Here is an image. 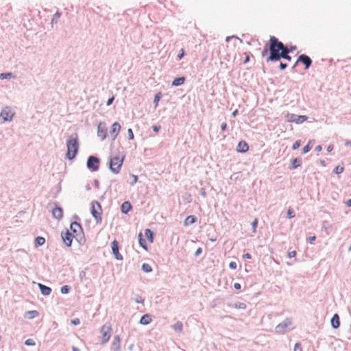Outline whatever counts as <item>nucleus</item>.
<instances>
[{
    "label": "nucleus",
    "instance_id": "obj_45",
    "mask_svg": "<svg viewBox=\"0 0 351 351\" xmlns=\"http://www.w3.org/2000/svg\"><path fill=\"white\" fill-rule=\"evenodd\" d=\"M128 132L129 139L130 140H133L134 138V134H133V132H132V129H130V128L128 129Z\"/></svg>",
    "mask_w": 351,
    "mask_h": 351
},
{
    "label": "nucleus",
    "instance_id": "obj_3",
    "mask_svg": "<svg viewBox=\"0 0 351 351\" xmlns=\"http://www.w3.org/2000/svg\"><path fill=\"white\" fill-rule=\"evenodd\" d=\"M124 157L114 156L110 159V169L114 173H119L123 165Z\"/></svg>",
    "mask_w": 351,
    "mask_h": 351
},
{
    "label": "nucleus",
    "instance_id": "obj_37",
    "mask_svg": "<svg viewBox=\"0 0 351 351\" xmlns=\"http://www.w3.org/2000/svg\"><path fill=\"white\" fill-rule=\"evenodd\" d=\"M344 170V167L342 166H337L335 169V173L337 174H339L342 173Z\"/></svg>",
    "mask_w": 351,
    "mask_h": 351
},
{
    "label": "nucleus",
    "instance_id": "obj_49",
    "mask_svg": "<svg viewBox=\"0 0 351 351\" xmlns=\"http://www.w3.org/2000/svg\"><path fill=\"white\" fill-rule=\"evenodd\" d=\"M296 256V252L295 251H291L288 253V256L289 258H293Z\"/></svg>",
    "mask_w": 351,
    "mask_h": 351
},
{
    "label": "nucleus",
    "instance_id": "obj_41",
    "mask_svg": "<svg viewBox=\"0 0 351 351\" xmlns=\"http://www.w3.org/2000/svg\"><path fill=\"white\" fill-rule=\"evenodd\" d=\"M287 216L289 218H293L295 217L294 211L293 209L289 208L287 211Z\"/></svg>",
    "mask_w": 351,
    "mask_h": 351
},
{
    "label": "nucleus",
    "instance_id": "obj_64",
    "mask_svg": "<svg viewBox=\"0 0 351 351\" xmlns=\"http://www.w3.org/2000/svg\"><path fill=\"white\" fill-rule=\"evenodd\" d=\"M133 347H134V345H133V344H132V345H130V346L128 347V349H129L130 350H132Z\"/></svg>",
    "mask_w": 351,
    "mask_h": 351
},
{
    "label": "nucleus",
    "instance_id": "obj_11",
    "mask_svg": "<svg viewBox=\"0 0 351 351\" xmlns=\"http://www.w3.org/2000/svg\"><path fill=\"white\" fill-rule=\"evenodd\" d=\"M121 125L118 122H114L110 130V135L112 136L113 140H114L121 130Z\"/></svg>",
    "mask_w": 351,
    "mask_h": 351
},
{
    "label": "nucleus",
    "instance_id": "obj_9",
    "mask_svg": "<svg viewBox=\"0 0 351 351\" xmlns=\"http://www.w3.org/2000/svg\"><path fill=\"white\" fill-rule=\"evenodd\" d=\"M99 159L95 156H90L87 161V167L93 171H96L99 169Z\"/></svg>",
    "mask_w": 351,
    "mask_h": 351
},
{
    "label": "nucleus",
    "instance_id": "obj_24",
    "mask_svg": "<svg viewBox=\"0 0 351 351\" xmlns=\"http://www.w3.org/2000/svg\"><path fill=\"white\" fill-rule=\"evenodd\" d=\"M138 243L140 244V245L146 251H147L148 248H147V243L145 241V239H143V234L142 232H140L138 235Z\"/></svg>",
    "mask_w": 351,
    "mask_h": 351
},
{
    "label": "nucleus",
    "instance_id": "obj_27",
    "mask_svg": "<svg viewBox=\"0 0 351 351\" xmlns=\"http://www.w3.org/2000/svg\"><path fill=\"white\" fill-rule=\"evenodd\" d=\"M145 236L147 237V239L149 241V243H153L154 236H153V232L151 231L150 229H145Z\"/></svg>",
    "mask_w": 351,
    "mask_h": 351
},
{
    "label": "nucleus",
    "instance_id": "obj_17",
    "mask_svg": "<svg viewBox=\"0 0 351 351\" xmlns=\"http://www.w3.org/2000/svg\"><path fill=\"white\" fill-rule=\"evenodd\" d=\"M112 250L115 257L117 259H122V256L119 252V243L117 241H113L111 244Z\"/></svg>",
    "mask_w": 351,
    "mask_h": 351
},
{
    "label": "nucleus",
    "instance_id": "obj_48",
    "mask_svg": "<svg viewBox=\"0 0 351 351\" xmlns=\"http://www.w3.org/2000/svg\"><path fill=\"white\" fill-rule=\"evenodd\" d=\"M71 324L73 325H79L80 324V321L78 318H75L71 320Z\"/></svg>",
    "mask_w": 351,
    "mask_h": 351
},
{
    "label": "nucleus",
    "instance_id": "obj_28",
    "mask_svg": "<svg viewBox=\"0 0 351 351\" xmlns=\"http://www.w3.org/2000/svg\"><path fill=\"white\" fill-rule=\"evenodd\" d=\"M42 294L44 295H49L51 292L50 287H38Z\"/></svg>",
    "mask_w": 351,
    "mask_h": 351
},
{
    "label": "nucleus",
    "instance_id": "obj_5",
    "mask_svg": "<svg viewBox=\"0 0 351 351\" xmlns=\"http://www.w3.org/2000/svg\"><path fill=\"white\" fill-rule=\"evenodd\" d=\"M112 332V327L110 324H105L101 328V333L102 334L101 344L106 343L110 338Z\"/></svg>",
    "mask_w": 351,
    "mask_h": 351
},
{
    "label": "nucleus",
    "instance_id": "obj_35",
    "mask_svg": "<svg viewBox=\"0 0 351 351\" xmlns=\"http://www.w3.org/2000/svg\"><path fill=\"white\" fill-rule=\"evenodd\" d=\"M12 74L11 73H1L0 74V79L1 80H5L7 78L11 77Z\"/></svg>",
    "mask_w": 351,
    "mask_h": 351
},
{
    "label": "nucleus",
    "instance_id": "obj_13",
    "mask_svg": "<svg viewBox=\"0 0 351 351\" xmlns=\"http://www.w3.org/2000/svg\"><path fill=\"white\" fill-rule=\"evenodd\" d=\"M120 337L116 335L114 337L113 341L111 343L110 349L112 351H119L120 350Z\"/></svg>",
    "mask_w": 351,
    "mask_h": 351
},
{
    "label": "nucleus",
    "instance_id": "obj_7",
    "mask_svg": "<svg viewBox=\"0 0 351 351\" xmlns=\"http://www.w3.org/2000/svg\"><path fill=\"white\" fill-rule=\"evenodd\" d=\"M292 324L291 319L286 318L282 322L276 326L275 331L276 333H284L289 326Z\"/></svg>",
    "mask_w": 351,
    "mask_h": 351
},
{
    "label": "nucleus",
    "instance_id": "obj_32",
    "mask_svg": "<svg viewBox=\"0 0 351 351\" xmlns=\"http://www.w3.org/2000/svg\"><path fill=\"white\" fill-rule=\"evenodd\" d=\"M312 142H313V141H309L308 144L302 148V154H306L307 152H308L311 150V144Z\"/></svg>",
    "mask_w": 351,
    "mask_h": 351
},
{
    "label": "nucleus",
    "instance_id": "obj_52",
    "mask_svg": "<svg viewBox=\"0 0 351 351\" xmlns=\"http://www.w3.org/2000/svg\"><path fill=\"white\" fill-rule=\"evenodd\" d=\"M243 258L245 259H250L252 256L249 253H246L243 255Z\"/></svg>",
    "mask_w": 351,
    "mask_h": 351
},
{
    "label": "nucleus",
    "instance_id": "obj_36",
    "mask_svg": "<svg viewBox=\"0 0 351 351\" xmlns=\"http://www.w3.org/2000/svg\"><path fill=\"white\" fill-rule=\"evenodd\" d=\"M257 225H258V219L256 218H255L254 220L252 223V231L254 233H255L256 232Z\"/></svg>",
    "mask_w": 351,
    "mask_h": 351
},
{
    "label": "nucleus",
    "instance_id": "obj_2",
    "mask_svg": "<svg viewBox=\"0 0 351 351\" xmlns=\"http://www.w3.org/2000/svg\"><path fill=\"white\" fill-rule=\"evenodd\" d=\"M66 147H67L66 157L69 160L73 159L75 157V156L78 152V147H79L77 135H75V137L70 138L67 141Z\"/></svg>",
    "mask_w": 351,
    "mask_h": 351
},
{
    "label": "nucleus",
    "instance_id": "obj_8",
    "mask_svg": "<svg viewBox=\"0 0 351 351\" xmlns=\"http://www.w3.org/2000/svg\"><path fill=\"white\" fill-rule=\"evenodd\" d=\"M14 114V112L11 108L5 107L1 110V112L0 113V117L4 121H10V120H12Z\"/></svg>",
    "mask_w": 351,
    "mask_h": 351
},
{
    "label": "nucleus",
    "instance_id": "obj_29",
    "mask_svg": "<svg viewBox=\"0 0 351 351\" xmlns=\"http://www.w3.org/2000/svg\"><path fill=\"white\" fill-rule=\"evenodd\" d=\"M45 243V239L43 237H38L35 239V245L36 247L41 246Z\"/></svg>",
    "mask_w": 351,
    "mask_h": 351
},
{
    "label": "nucleus",
    "instance_id": "obj_60",
    "mask_svg": "<svg viewBox=\"0 0 351 351\" xmlns=\"http://www.w3.org/2000/svg\"><path fill=\"white\" fill-rule=\"evenodd\" d=\"M346 204L347 206L348 207H350L351 206V199H348L346 202Z\"/></svg>",
    "mask_w": 351,
    "mask_h": 351
},
{
    "label": "nucleus",
    "instance_id": "obj_63",
    "mask_svg": "<svg viewBox=\"0 0 351 351\" xmlns=\"http://www.w3.org/2000/svg\"><path fill=\"white\" fill-rule=\"evenodd\" d=\"M237 112H238V110H235L232 113V115L233 117H235L237 114Z\"/></svg>",
    "mask_w": 351,
    "mask_h": 351
},
{
    "label": "nucleus",
    "instance_id": "obj_20",
    "mask_svg": "<svg viewBox=\"0 0 351 351\" xmlns=\"http://www.w3.org/2000/svg\"><path fill=\"white\" fill-rule=\"evenodd\" d=\"M38 315H39V313H38V312L37 311L32 310V311H26L25 313L24 317L25 318L32 319H34V318L38 317Z\"/></svg>",
    "mask_w": 351,
    "mask_h": 351
},
{
    "label": "nucleus",
    "instance_id": "obj_19",
    "mask_svg": "<svg viewBox=\"0 0 351 351\" xmlns=\"http://www.w3.org/2000/svg\"><path fill=\"white\" fill-rule=\"evenodd\" d=\"M331 326L333 328L337 329L340 326L339 316L338 314L335 313L333 315L331 320H330Z\"/></svg>",
    "mask_w": 351,
    "mask_h": 351
},
{
    "label": "nucleus",
    "instance_id": "obj_26",
    "mask_svg": "<svg viewBox=\"0 0 351 351\" xmlns=\"http://www.w3.org/2000/svg\"><path fill=\"white\" fill-rule=\"evenodd\" d=\"M172 328L176 332H181L182 331L183 324L180 321H178L172 326Z\"/></svg>",
    "mask_w": 351,
    "mask_h": 351
},
{
    "label": "nucleus",
    "instance_id": "obj_38",
    "mask_svg": "<svg viewBox=\"0 0 351 351\" xmlns=\"http://www.w3.org/2000/svg\"><path fill=\"white\" fill-rule=\"evenodd\" d=\"M301 145V141H295L293 145H292V149L293 150H295L297 149L298 148H299V147Z\"/></svg>",
    "mask_w": 351,
    "mask_h": 351
},
{
    "label": "nucleus",
    "instance_id": "obj_57",
    "mask_svg": "<svg viewBox=\"0 0 351 351\" xmlns=\"http://www.w3.org/2000/svg\"><path fill=\"white\" fill-rule=\"evenodd\" d=\"M333 149H334V146H333V145H329L327 147V151H328V152H331Z\"/></svg>",
    "mask_w": 351,
    "mask_h": 351
},
{
    "label": "nucleus",
    "instance_id": "obj_61",
    "mask_svg": "<svg viewBox=\"0 0 351 351\" xmlns=\"http://www.w3.org/2000/svg\"><path fill=\"white\" fill-rule=\"evenodd\" d=\"M132 178H133V182L136 183L138 180V177L136 176L133 175Z\"/></svg>",
    "mask_w": 351,
    "mask_h": 351
},
{
    "label": "nucleus",
    "instance_id": "obj_50",
    "mask_svg": "<svg viewBox=\"0 0 351 351\" xmlns=\"http://www.w3.org/2000/svg\"><path fill=\"white\" fill-rule=\"evenodd\" d=\"M316 239V237L315 236H312V237H309L308 239H307V241L312 243Z\"/></svg>",
    "mask_w": 351,
    "mask_h": 351
},
{
    "label": "nucleus",
    "instance_id": "obj_18",
    "mask_svg": "<svg viewBox=\"0 0 351 351\" xmlns=\"http://www.w3.org/2000/svg\"><path fill=\"white\" fill-rule=\"evenodd\" d=\"M53 217L57 219H60L63 217V210L60 207L56 206L52 210Z\"/></svg>",
    "mask_w": 351,
    "mask_h": 351
},
{
    "label": "nucleus",
    "instance_id": "obj_22",
    "mask_svg": "<svg viewBox=\"0 0 351 351\" xmlns=\"http://www.w3.org/2000/svg\"><path fill=\"white\" fill-rule=\"evenodd\" d=\"M228 306L237 309H245L247 307L245 303L240 302H237L234 304H228Z\"/></svg>",
    "mask_w": 351,
    "mask_h": 351
},
{
    "label": "nucleus",
    "instance_id": "obj_15",
    "mask_svg": "<svg viewBox=\"0 0 351 351\" xmlns=\"http://www.w3.org/2000/svg\"><path fill=\"white\" fill-rule=\"evenodd\" d=\"M70 230L71 233L75 236L78 235L82 230L80 224L77 222H73L71 223Z\"/></svg>",
    "mask_w": 351,
    "mask_h": 351
},
{
    "label": "nucleus",
    "instance_id": "obj_53",
    "mask_svg": "<svg viewBox=\"0 0 351 351\" xmlns=\"http://www.w3.org/2000/svg\"><path fill=\"white\" fill-rule=\"evenodd\" d=\"M287 64L286 63H282V62H281V63L280 64V69H282V70H283V69H286V68H287Z\"/></svg>",
    "mask_w": 351,
    "mask_h": 351
},
{
    "label": "nucleus",
    "instance_id": "obj_51",
    "mask_svg": "<svg viewBox=\"0 0 351 351\" xmlns=\"http://www.w3.org/2000/svg\"><path fill=\"white\" fill-rule=\"evenodd\" d=\"M114 96H112L111 98H110L108 101H107V105L108 106H110L112 104L113 101H114Z\"/></svg>",
    "mask_w": 351,
    "mask_h": 351
},
{
    "label": "nucleus",
    "instance_id": "obj_6",
    "mask_svg": "<svg viewBox=\"0 0 351 351\" xmlns=\"http://www.w3.org/2000/svg\"><path fill=\"white\" fill-rule=\"evenodd\" d=\"M286 120L288 122H293L296 124H300L307 120V117L305 115H296L292 113H287L285 116Z\"/></svg>",
    "mask_w": 351,
    "mask_h": 351
},
{
    "label": "nucleus",
    "instance_id": "obj_62",
    "mask_svg": "<svg viewBox=\"0 0 351 351\" xmlns=\"http://www.w3.org/2000/svg\"><path fill=\"white\" fill-rule=\"evenodd\" d=\"M72 351H80V349L75 346H72Z\"/></svg>",
    "mask_w": 351,
    "mask_h": 351
},
{
    "label": "nucleus",
    "instance_id": "obj_42",
    "mask_svg": "<svg viewBox=\"0 0 351 351\" xmlns=\"http://www.w3.org/2000/svg\"><path fill=\"white\" fill-rule=\"evenodd\" d=\"M289 52V51L288 48L287 47L286 54H285L283 56H281V58H282L285 60H287L288 61H291V56H289V54H288Z\"/></svg>",
    "mask_w": 351,
    "mask_h": 351
},
{
    "label": "nucleus",
    "instance_id": "obj_14",
    "mask_svg": "<svg viewBox=\"0 0 351 351\" xmlns=\"http://www.w3.org/2000/svg\"><path fill=\"white\" fill-rule=\"evenodd\" d=\"M75 237V235L73 234L71 232L67 231L62 235V239L64 243L67 246H71L73 241V238Z\"/></svg>",
    "mask_w": 351,
    "mask_h": 351
},
{
    "label": "nucleus",
    "instance_id": "obj_43",
    "mask_svg": "<svg viewBox=\"0 0 351 351\" xmlns=\"http://www.w3.org/2000/svg\"><path fill=\"white\" fill-rule=\"evenodd\" d=\"M25 344L27 346H34L35 342L32 339H28L25 341Z\"/></svg>",
    "mask_w": 351,
    "mask_h": 351
},
{
    "label": "nucleus",
    "instance_id": "obj_10",
    "mask_svg": "<svg viewBox=\"0 0 351 351\" xmlns=\"http://www.w3.org/2000/svg\"><path fill=\"white\" fill-rule=\"evenodd\" d=\"M97 135L101 140H104L107 136V128L104 123H99L97 125Z\"/></svg>",
    "mask_w": 351,
    "mask_h": 351
},
{
    "label": "nucleus",
    "instance_id": "obj_54",
    "mask_svg": "<svg viewBox=\"0 0 351 351\" xmlns=\"http://www.w3.org/2000/svg\"><path fill=\"white\" fill-rule=\"evenodd\" d=\"M184 55V49H181V53L178 56V58L180 60Z\"/></svg>",
    "mask_w": 351,
    "mask_h": 351
},
{
    "label": "nucleus",
    "instance_id": "obj_33",
    "mask_svg": "<svg viewBox=\"0 0 351 351\" xmlns=\"http://www.w3.org/2000/svg\"><path fill=\"white\" fill-rule=\"evenodd\" d=\"M142 269L145 272H150L152 270L151 265L147 263H143L142 265Z\"/></svg>",
    "mask_w": 351,
    "mask_h": 351
},
{
    "label": "nucleus",
    "instance_id": "obj_23",
    "mask_svg": "<svg viewBox=\"0 0 351 351\" xmlns=\"http://www.w3.org/2000/svg\"><path fill=\"white\" fill-rule=\"evenodd\" d=\"M132 209L131 204L129 202H125L121 205V211L123 213H128Z\"/></svg>",
    "mask_w": 351,
    "mask_h": 351
},
{
    "label": "nucleus",
    "instance_id": "obj_39",
    "mask_svg": "<svg viewBox=\"0 0 351 351\" xmlns=\"http://www.w3.org/2000/svg\"><path fill=\"white\" fill-rule=\"evenodd\" d=\"M160 99V93L156 94L154 97V103L155 104V106H158V103Z\"/></svg>",
    "mask_w": 351,
    "mask_h": 351
},
{
    "label": "nucleus",
    "instance_id": "obj_21",
    "mask_svg": "<svg viewBox=\"0 0 351 351\" xmlns=\"http://www.w3.org/2000/svg\"><path fill=\"white\" fill-rule=\"evenodd\" d=\"M152 322L151 316L149 314L143 315L140 319L139 323L142 325H147Z\"/></svg>",
    "mask_w": 351,
    "mask_h": 351
},
{
    "label": "nucleus",
    "instance_id": "obj_31",
    "mask_svg": "<svg viewBox=\"0 0 351 351\" xmlns=\"http://www.w3.org/2000/svg\"><path fill=\"white\" fill-rule=\"evenodd\" d=\"M250 53H247V52H243V53L240 54L241 57L244 56L243 57L244 60H242V63L243 64H246L247 62H249V60H250Z\"/></svg>",
    "mask_w": 351,
    "mask_h": 351
},
{
    "label": "nucleus",
    "instance_id": "obj_58",
    "mask_svg": "<svg viewBox=\"0 0 351 351\" xmlns=\"http://www.w3.org/2000/svg\"><path fill=\"white\" fill-rule=\"evenodd\" d=\"M202 248H201V247H199V248L196 250V252H195V256H198V255H199V254L202 253Z\"/></svg>",
    "mask_w": 351,
    "mask_h": 351
},
{
    "label": "nucleus",
    "instance_id": "obj_47",
    "mask_svg": "<svg viewBox=\"0 0 351 351\" xmlns=\"http://www.w3.org/2000/svg\"><path fill=\"white\" fill-rule=\"evenodd\" d=\"M134 301L136 302V303H143V300L142 299V298L139 295H136V298H134Z\"/></svg>",
    "mask_w": 351,
    "mask_h": 351
},
{
    "label": "nucleus",
    "instance_id": "obj_16",
    "mask_svg": "<svg viewBox=\"0 0 351 351\" xmlns=\"http://www.w3.org/2000/svg\"><path fill=\"white\" fill-rule=\"evenodd\" d=\"M249 149L248 144L245 141H241L239 142L237 151L240 153H245Z\"/></svg>",
    "mask_w": 351,
    "mask_h": 351
},
{
    "label": "nucleus",
    "instance_id": "obj_40",
    "mask_svg": "<svg viewBox=\"0 0 351 351\" xmlns=\"http://www.w3.org/2000/svg\"><path fill=\"white\" fill-rule=\"evenodd\" d=\"M69 287H62L60 291L62 294H66L69 292Z\"/></svg>",
    "mask_w": 351,
    "mask_h": 351
},
{
    "label": "nucleus",
    "instance_id": "obj_55",
    "mask_svg": "<svg viewBox=\"0 0 351 351\" xmlns=\"http://www.w3.org/2000/svg\"><path fill=\"white\" fill-rule=\"evenodd\" d=\"M226 128H227V124L226 123H223L221 125V128L222 131H225L226 130Z\"/></svg>",
    "mask_w": 351,
    "mask_h": 351
},
{
    "label": "nucleus",
    "instance_id": "obj_34",
    "mask_svg": "<svg viewBox=\"0 0 351 351\" xmlns=\"http://www.w3.org/2000/svg\"><path fill=\"white\" fill-rule=\"evenodd\" d=\"M301 165V160L298 158H295L292 161V166L293 169H295Z\"/></svg>",
    "mask_w": 351,
    "mask_h": 351
},
{
    "label": "nucleus",
    "instance_id": "obj_1",
    "mask_svg": "<svg viewBox=\"0 0 351 351\" xmlns=\"http://www.w3.org/2000/svg\"><path fill=\"white\" fill-rule=\"evenodd\" d=\"M268 51H269L270 54L267 57L266 61H278L281 58V56L286 54L287 47L275 36H271L269 38V48L267 47H264L262 51V56H266L268 53Z\"/></svg>",
    "mask_w": 351,
    "mask_h": 351
},
{
    "label": "nucleus",
    "instance_id": "obj_25",
    "mask_svg": "<svg viewBox=\"0 0 351 351\" xmlns=\"http://www.w3.org/2000/svg\"><path fill=\"white\" fill-rule=\"evenodd\" d=\"M185 82V77H178V78H176L175 79L173 82H172V86H180L182 84H183Z\"/></svg>",
    "mask_w": 351,
    "mask_h": 351
},
{
    "label": "nucleus",
    "instance_id": "obj_44",
    "mask_svg": "<svg viewBox=\"0 0 351 351\" xmlns=\"http://www.w3.org/2000/svg\"><path fill=\"white\" fill-rule=\"evenodd\" d=\"M293 351H302V347L299 343H296L295 344Z\"/></svg>",
    "mask_w": 351,
    "mask_h": 351
},
{
    "label": "nucleus",
    "instance_id": "obj_4",
    "mask_svg": "<svg viewBox=\"0 0 351 351\" xmlns=\"http://www.w3.org/2000/svg\"><path fill=\"white\" fill-rule=\"evenodd\" d=\"M101 213L102 209L100 204L97 201H93L91 204V214L97 223L101 221Z\"/></svg>",
    "mask_w": 351,
    "mask_h": 351
},
{
    "label": "nucleus",
    "instance_id": "obj_59",
    "mask_svg": "<svg viewBox=\"0 0 351 351\" xmlns=\"http://www.w3.org/2000/svg\"><path fill=\"white\" fill-rule=\"evenodd\" d=\"M322 147L321 145H317L315 147V151H317V152H320V151H322Z\"/></svg>",
    "mask_w": 351,
    "mask_h": 351
},
{
    "label": "nucleus",
    "instance_id": "obj_46",
    "mask_svg": "<svg viewBox=\"0 0 351 351\" xmlns=\"http://www.w3.org/2000/svg\"><path fill=\"white\" fill-rule=\"evenodd\" d=\"M237 267V265L235 262L232 261L229 263V267L232 269H235Z\"/></svg>",
    "mask_w": 351,
    "mask_h": 351
},
{
    "label": "nucleus",
    "instance_id": "obj_12",
    "mask_svg": "<svg viewBox=\"0 0 351 351\" xmlns=\"http://www.w3.org/2000/svg\"><path fill=\"white\" fill-rule=\"evenodd\" d=\"M298 62H301L305 65V69H308L312 63L311 58L304 54L300 55L298 58Z\"/></svg>",
    "mask_w": 351,
    "mask_h": 351
},
{
    "label": "nucleus",
    "instance_id": "obj_30",
    "mask_svg": "<svg viewBox=\"0 0 351 351\" xmlns=\"http://www.w3.org/2000/svg\"><path fill=\"white\" fill-rule=\"evenodd\" d=\"M195 221H196V218L193 215H190L186 218V219L184 221V223H185V225H189V224H192V223H195Z\"/></svg>",
    "mask_w": 351,
    "mask_h": 351
},
{
    "label": "nucleus",
    "instance_id": "obj_56",
    "mask_svg": "<svg viewBox=\"0 0 351 351\" xmlns=\"http://www.w3.org/2000/svg\"><path fill=\"white\" fill-rule=\"evenodd\" d=\"M160 127L159 125H154L153 130L156 132H158L160 130Z\"/></svg>",
    "mask_w": 351,
    "mask_h": 351
}]
</instances>
